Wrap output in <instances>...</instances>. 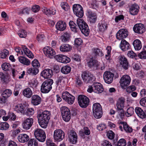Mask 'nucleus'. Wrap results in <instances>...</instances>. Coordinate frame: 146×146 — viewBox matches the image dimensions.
I'll use <instances>...</instances> for the list:
<instances>
[{
	"label": "nucleus",
	"mask_w": 146,
	"mask_h": 146,
	"mask_svg": "<svg viewBox=\"0 0 146 146\" xmlns=\"http://www.w3.org/2000/svg\"><path fill=\"white\" fill-rule=\"evenodd\" d=\"M37 117L40 126L42 128H46L50 119V112L48 111H45L42 113H38Z\"/></svg>",
	"instance_id": "f257e3e1"
},
{
	"label": "nucleus",
	"mask_w": 146,
	"mask_h": 146,
	"mask_svg": "<svg viewBox=\"0 0 146 146\" xmlns=\"http://www.w3.org/2000/svg\"><path fill=\"white\" fill-rule=\"evenodd\" d=\"M37 117L40 126L42 128H46L50 119V112L48 111H45L42 113H38Z\"/></svg>",
	"instance_id": "f03ea898"
},
{
	"label": "nucleus",
	"mask_w": 146,
	"mask_h": 146,
	"mask_svg": "<svg viewBox=\"0 0 146 146\" xmlns=\"http://www.w3.org/2000/svg\"><path fill=\"white\" fill-rule=\"evenodd\" d=\"M76 23L82 33L86 36H88L90 30L87 24L79 18L77 19Z\"/></svg>",
	"instance_id": "7ed1b4c3"
},
{
	"label": "nucleus",
	"mask_w": 146,
	"mask_h": 146,
	"mask_svg": "<svg viewBox=\"0 0 146 146\" xmlns=\"http://www.w3.org/2000/svg\"><path fill=\"white\" fill-rule=\"evenodd\" d=\"M53 83V80L48 79L44 82L41 86V91L43 93H48L52 88V85Z\"/></svg>",
	"instance_id": "20e7f679"
},
{
	"label": "nucleus",
	"mask_w": 146,
	"mask_h": 146,
	"mask_svg": "<svg viewBox=\"0 0 146 146\" xmlns=\"http://www.w3.org/2000/svg\"><path fill=\"white\" fill-rule=\"evenodd\" d=\"M60 111L63 119L66 122L69 121L71 118V114L69 109L66 106H62L60 108Z\"/></svg>",
	"instance_id": "39448f33"
},
{
	"label": "nucleus",
	"mask_w": 146,
	"mask_h": 146,
	"mask_svg": "<svg viewBox=\"0 0 146 146\" xmlns=\"http://www.w3.org/2000/svg\"><path fill=\"white\" fill-rule=\"evenodd\" d=\"M78 101L80 107L86 108L88 106L90 103L88 98L84 95H80L78 97Z\"/></svg>",
	"instance_id": "423d86ee"
},
{
	"label": "nucleus",
	"mask_w": 146,
	"mask_h": 146,
	"mask_svg": "<svg viewBox=\"0 0 146 146\" xmlns=\"http://www.w3.org/2000/svg\"><path fill=\"white\" fill-rule=\"evenodd\" d=\"M34 133L35 137L38 141L41 142H43L45 141L46 135L44 131L42 130L36 129L35 130Z\"/></svg>",
	"instance_id": "0eeeda50"
},
{
	"label": "nucleus",
	"mask_w": 146,
	"mask_h": 146,
	"mask_svg": "<svg viewBox=\"0 0 146 146\" xmlns=\"http://www.w3.org/2000/svg\"><path fill=\"white\" fill-rule=\"evenodd\" d=\"M72 9L74 13L76 16L82 18L84 15L83 8L79 4H75L73 5Z\"/></svg>",
	"instance_id": "6e6552de"
},
{
	"label": "nucleus",
	"mask_w": 146,
	"mask_h": 146,
	"mask_svg": "<svg viewBox=\"0 0 146 146\" xmlns=\"http://www.w3.org/2000/svg\"><path fill=\"white\" fill-rule=\"evenodd\" d=\"M62 98L63 100L69 104H73L75 100V97L67 92H65L62 94Z\"/></svg>",
	"instance_id": "1a4fd4ad"
},
{
	"label": "nucleus",
	"mask_w": 146,
	"mask_h": 146,
	"mask_svg": "<svg viewBox=\"0 0 146 146\" xmlns=\"http://www.w3.org/2000/svg\"><path fill=\"white\" fill-rule=\"evenodd\" d=\"M64 133L62 130L57 129L54 131V138L56 141H60L62 140L64 137Z\"/></svg>",
	"instance_id": "9d476101"
},
{
	"label": "nucleus",
	"mask_w": 146,
	"mask_h": 146,
	"mask_svg": "<svg viewBox=\"0 0 146 146\" xmlns=\"http://www.w3.org/2000/svg\"><path fill=\"white\" fill-rule=\"evenodd\" d=\"M68 138L70 142L72 144H76L77 142V134L74 130L70 131L68 133Z\"/></svg>",
	"instance_id": "9b49d317"
},
{
	"label": "nucleus",
	"mask_w": 146,
	"mask_h": 146,
	"mask_svg": "<svg viewBox=\"0 0 146 146\" xmlns=\"http://www.w3.org/2000/svg\"><path fill=\"white\" fill-rule=\"evenodd\" d=\"M131 78L128 75L123 76L121 78L120 83L121 86L122 88L128 86L130 83Z\"/></svg>",
	"instance_id": "f8f14e48"
},
{
	"label": "nucleus",
	"mask_w": 146,
	"mask_h": 146,
	"mask_svg": "<svg viewBox=\"0 0 146 146\" xmlns=\"http://www.w3.org/2000/svg\"><path fill=\"white\" fill-rule=\"evenodd\" d=\"M43 50L46 56L50 58H52L56 54L54 50L52 48L49 46L44 48Z\"/></svg>",
	"instance_id": "ddd939ff"
},
{
	"label": "nucleus",
	"mask_w": 146,
	"mask_h": 146,
	"mask_svg": "<svg viewBox=\"0 0 146 146\" xmlns=\"http://www.w3.org/2000/svg\"><path fill=\"white\" fill-rule=\"evenodd\" d=\"M113 77L114 74L109 71L105 72L103 75L104 81L108 84H110L112 83Z\"/></svg>",
	"instance_id": "4468645a"
},
{
	"label": "nucleus",
	"mask_w": 146,
	"mask_h": 146,
	"mask_svg": "<svg viewBox=\"0 0 146 146\" xmlns=\"http://www.w3.org/2000/svg\"><path fill=\"white\" fill-rule=\"evenodd\" d=\"M128 34L127 30L125 29H121L119 30L116 34L117 38L120 40H123L126 38Z\"/></svg>",
	"instance_id": "2eb2a0df"
},
{
	"label": "nucleus",
	"mask_w": 146,
	"mask_h": 146,
	"mask_svg": "<svg viewBox=\"0 0 146 146\" xmlns=\"http://www.w3.org/2000/svg\"><path fill=\"white\" fill-rule=\"evenodd\" d=\"M133 30L135 33L142 34L145 32V29L144 25L141 23H139L134 25Z\"/></svg>",
	"instance_id": "dca6fc26"
},
{
	"label": "nucleus",
	"mask_w": 146,
	"mask_h": 146,
	"mask_svg": "<svg viewBox=\"0 0 146 146\" xmlns=\"http://www.w3.org/2000/svg\"><path fill=\"white\" fill-rule=\"evenodd\" d=\"M82 76L84 81L86 83H88L92 81L93 75L88 72L85 71L82 73Z\"/></svg>",
	"instance_id": "f3484780"
},
{
	"label": "nucleus",
	"mask_w": 146,
	"mask_h": 146,
	"mask_svg": "<svg viewBox=\"0 0 146 146\" xmlns=\"http://www.w3.org/2000/svg\"><path fill=\"white\" fill-rule=\"evenodd\" d=\"M88 13L89 21L91 24L95 23L97 19L96 13L91 11H89L88 12Z\"/></svg>",
	"instance_id": "a211bd4d"
},
{
	"label": "nucleus",
	"mask_w": 146,
	"mask_h": 146,
	"mask_svg": "<svg viewBox=\"0 0 146 146\" xmlns=\"http://www.w3.org/2000/svg\"><path fill=\"white\" fill-rule=\"evenodd\" d=\"M33 120L32 118H29L27 119L22 124L24 129H29L32 125Z\"/></svg>",
	"instance_id": "6ab92c4d"
},
{
	"label": "nucleus",
	"mask_w": 146,
	"mask_h": 146,
	"mask_svg": "<svg viewBox=\"0 0 146 146\" xmlns=\"http://www.w3.org/2000/svg\"><path fill=\"white\" fill-rule=\"evenodd\" d=\"M94 92L97 93H102L104 90L102 84L99 83H95L93 84Z\"/></svg>",
	"instance_id": "aec40b11"
},
{
	"label": "nucleus",
	"mask_w": 146,
	"mask_h": 146,
	"mask_svg": "<svg viewBox=\"0 0 146 146\" xmlns=\"http://www.w3.org/2000/svg\"><path fill=\"white\" fill-rule=\"evenodd\" d=\"M52 74V71L50 69H45L41 73V76L44 78H50Z\"/></svg>",
	"instance_id": "412c9836"
},
{
	"label": "nucleus",
	"mask_w": 146,
	"mask_h": 146,
	"mask_svg": "<svg viewBox=\"0 0 146 146\" xmlns=\"http://www.w3.org/2000/svg\"><path fill=\"white\" fill-rule=\"evenodd\" d=\"M119 60L121 64L122 65L123 68L125 70L127 69L129 65L126 58L124 56H121L119 57Z\"/></svg>",
	"instance_id": "4be33fe9"
},
{
	"label": "nucleus",
	"mask_w": 146,
	"mask_h": 146,
	"mask_svg": "<svg viewBox=\"0 0 146 146\" xmlns=\"http://www.w3.org/2000/svg\"><path fill=\"white\" fill-rule=\"evenodd\" d=\"M88 66L90 68H96L98 66V62L97 60L91 58L87 62Z\"/></svg>",
	"instance_id": "5701e85b"
},
{
	"label": "nucleus",
	"mask_w": 146,
	"mask_h": 146,
	"mask_svg": "<svg viewBox=\"0 0 146 146\" xmlns=\"http://www.w3.org/2000/svg\"><path fill=\"white\" fill-rule=\"evenodd\" d=\"M139 7L136 4L132 5L130 7L129 11L131 14L135 15L137 14L139 11Z\"/></svg>",
	"instance_id": "b1692460"
},
{
	"label": "nucleus",
	"mask_w": 146,
	"mask_h": 146,
	"mask_svg": "<svg viewBox=\"0 0 146 146\" xmlns=\"http://www.w3.org/2000/svg\"><path fill=\"white\" fill-rule=\"evenodd\" d=\"M17 139L21 143H24L28 141L29 140V136L26 134L19 135Z\"/></svg>",
	"instance_id": "393cba45"
},
{
	"label": "nucleus",
	"mask_w": 146,
	"mask_h": 146,
	"mask_svg": "<svg viewBox=\"0 0 146 146\" xmlns=\"http://www.w3.org/2000/svg\"><path fill=\"white\" fill-rule=\"evenodd\" d=\"M57 29L60 31H63L66 27V23L62 21H59L58 22L56 25Z\"/></svg>",
	"instance_id": "a878e982"
},
{
	"label": "nucleus",
	"mask_w": 146,
	"mask_h": 146,
	"mask_svg": "<svg viewBox=\"0 0 146 146\" xmlns=\"http://www.w3.org/2000/svg\"><path fill=\"white\" fill-rule=\"evenodd\" d=\"M31 103L34 105H37L40 104L41 101V98L37 95H34L31 98Z\"/></svg>",
	"instance_id": "bb28decb"
},
{
	"label": "nucleus",
	"mask_w": 146,
	"mask_h": 146,
	"mask_svg": "<svg viewBox=\"0 0 146 146\" xmlns=\"http://www.w3.org/2000/svg\"><path fill=\"white\" fill-rule=\"evenodd\" d=\"M125 100V99L123 97L118 99L116 104L117 109H123Z\"/></svg>",
	"instance_id": "cd10ccee"
},
{
	"label": "nucleus",
	"mask_w": 146,
	"mask_h": 146,
	"mask_svg": "<svg viewBox=\"0 0 146 146\" xmlns=\"http://www.w3.org/2000/svg\"><path fill=\"white\" fill-rule=\"evenodd\" d=\"M121 48L123 51H125L129 48V44L125 40H122L120 44Z\"/></svg>",
	"instance_id": "c85d7f7f"
},
{
	"label": "nucleus",
	"mask_w": 146,
	"mask_h": 146,
	"mask_svg": "<svg viewBox=\"0 0 146 146\" xmlns=\"http://www.w3.org/2000/svg\"><path fill=\"white\" fill-rule=\"evenodd\" d=\"M90 131L89 128L87 127H84L83 129H81L79 131V135L81 137H83L85 135H89Z\"/></svg>",
	"instance_id": "c756f323"
},
{
	"label": "nucleus",
	"mask_w": 146,
	"mask_h": 146,
	"mask_svg": "<svg viewBox=\"0 0 146 146\" xmlns=\"http://www.w3.org/2000/svg\"><path fill=\"white\" fill-rule=\"evenodd\" d=\"M135 111L136 113L139 117L141 118H145V113L141 108L137 107L135 108Z\"/></svg>",
	"instance_id": "7c9ffc66"
},
{
	"label": "nucleus",
	"mask_w": 146,
	"mask_h": 146,
	"mask_svg": "<svg viewBox=\"0 0 146 146\" xmlns=\"http://www.w3.org/2000/svg\"><path fill=\"white\" fill-rule=\"evenodd\" d=\"M15 110L18 113H21L23 114H25V110L24 107L22 104L16 105L15 108Z\"/></svg>",
	"instance_id": "2f4dec72"
},
{
	"label": "nucleus",
	"mask_w": 146,
	"mask_h": 146,
	"mask_svg": "<svg viewBox=\"0 0 146 146\" xmlns=\"http://www.w3.org/2000/svg\"><path fill=\"white\" fill-rule=\"evenodd\" d=\"M99 31L101 32H103L106 30L108 28L107 23L104 21H102L98 24Z\"/></svg>",
	"instance_id": "473e14b6"
},
{
	"label": "nucleus",
	"mask_w": 146,
	"mask_h": 146,
	"mask_svg": "<svg viewBox=\"0 0 146 146\" xmlns=\"http://www.w3.org/2000/svg\"><path fill=\"white\" fill-rule=\"evenodd\" d=\"M72 47L68 44H63L60 48V50L62 52H68L71 50Z\"/></svg>",
	"instance_id": "72a5a7b5"
},
{
	"label": "nucleus",
	"mask_w": 146,
	"mask_h": 146,
	"mask_svg": "<svg viewBox=\"0 0 146 146\" xmlns=\"http://www.w3.org/2000/svg\"><path fill=\"white\" fill-rule=\"evenodd\" d=\"M33 94L32 90L30 88H27L25 89L23 92V95L27 98H30L31 97Z\"/></svg>",
	"instance_id": "f704fd0d"
},
{
	"label": "nucleus",
	"mask_w": 146,
	"mask_h": 146,
	"mask_svg": "<svg viewBox=\"0 0 146 146\" xmlns=\"http://www.w3.org/2000/svg\"><path fill=\"white\" fill-rule=\"evenodd\" d=\"M19 60L21 63L25 65L28 66L31 64V62L29 60L24 57L22 56L19 57Z\"/></svg>",
	"instance_id": "c9c22d12"
},
{
	"label": "nucleus",
	"mask_w": 146,
	"mask_h": 146,
	"mask_svg": "<svg viewBox=\"0 0 146 146\" xmlns=\"http://www.w3.org/2000/svg\"><path fill=\"white\" fill-rule=\"evenodd\" d=\"M133 45L134 48L136 50H139L141 48L142 46L141 42L138 39H136L134 41Z\"/></svg>",
	"instance_id": "e433bc0d"
},
{
	"label": "nucleus",
	"mask_w": 146,
	"mask_h": 146,
	"mask_svg": "<svg viewBox=\"0 0 146 146\" xmlns=\"http://www.w3.org/2000/svg\"><path fill=\"white\" fill-rule=\"evenodd\" d=\"M22 48L25 54L29 58H33L34 55L25 46L22 47Z\"/></svg>",
	"instance_id": "4c0bfd02"
},
{
	"label": "nucleus",
	"mask_w": 146,
	"mask_h": 146,
	"mask_svg": "<svg viewBox=\"0 0 146 146\" xmlns=\"http://www.w3.org/2000/svg\"><path fill=\"white\" fill-rule=\"evenodd\" d=\"M93 55L94 58L98 56L103 55L102 51L98 48H94L93 49Z\"/></svg>",
	"instance_id": "58836bf2"
},
{
	"label": "nucleus",
	"mask_w": 146,
	"mask_h": 146,
	"mask_svg": "<svg viewBox=\"0 0 146 146\" xmlns=\"http://www.w3.org/2000/svg\"><path fill=\"white\" fill-rule=\"evenodd\" d=\"M39 72L37 68H29L27 70V73L33 75H35L37 74Z\"/></svg>",
	"instance_id": "ea45409f"
},
{
	"label": "nucleus",
	"mask_w": 146,
	"mask_h": 146,
	"mask_svg": "<svg viewBox=\"0 0 146 146\" xmlns=\"http://www.w3.org/2000/svg\"><path fill=\"white\" fill-rule=\"evenodd\" d=\"M71 70V67L67 65L62 67L61 69V72L64 74H68L70 72Z\"/></svg>",
	"instance_id": "a19ab883"
},
{
	"label": "nucleus",
	"mask_w": 146,
	"mask_h": 146,
	"mask_svg": "<svg viewBox=\"0 0 146 146\" xmlns=\"http://www.w3.org/2000/svg\"><path fill=\"white\" fill-rule=\"evenodd\" d=\"M102 111V106L99 103H96L94 104L93 106V111Z\"/></svg>",
	"instance_id": "79ce46f5"
},
{
	"label": "nucleus",
	"mask_w": 146,
	"mask_h": 146,
	"mask_svg": "<svg viewBox=\"0 0 146 146\" xmlns=\"http://www.w3.org/2000/svg\"><path fill=\"white\" fill-rule=\"evenodd\" d=\"M70 37V34L66 32L61 36V39L62 42H66L68 41Z\"/></svg>",
	"instance_id": "37998d69"
},
{
	"label": "nucleus",
	"mask_w": 146,
	"mask_h": 146,
	"mask_svg": "<svg viewBox=\"0 0 146 146\" xmlns=\"http://www.w3.org/2000/svg\"><path fill=\"white\" fill-rule=\"evenodd\" d=\"M69 25L72 30L74 33H76L78 31V29L76 26L75 23L72 21H70L69 22Z\"/></svg>",
	"instance_id": "c03bdc74"
},
{
	"label": "nucleus",
	"mask_w": 146,
	"mask_h": 146,
	"mask_svg": "<svg viewBox=\"0 0 146 146\" xmlns=\"http://www.w3.org/2000/svg\"><path fill=\"white\" fill-rule=\"evenodd\" d=\"M11 94L12 91L10 90L6 89L3 92L2 96L7 98L9 97L11 95Z\"/></svg>",
	"instance_id": "a18cd8bd"
},
{
	"label": "nucleus",
	"mask_w": 146,
	"mask_h": 146,
	"mask_svg": "<svg viewBox=\"0 0 146 146\" xmlns=\"http://www.w3.org/2000/svg\"><path fill=\"white\" fill-rule=\"evenodd\" d=\"M9 127V125L7 122L1 123H0V129L6 130Z\"/></svg>",
	"instance_id": "49530a36"
},
{
	"label": "nucleus",
	"mask_w": 146,
	"mask_h": 146,
	"mask_svg": "<svg viewBox=\"0 0 146 146\" xmlns=\"http://www.w3.org/2000/svg\"><path fill=\"white\" fill-rule=\"evenodd\" d=\"M8 54V51L6 49H4L1 51L0 53V57L2 58H5Z\"/></svg>",
	"instance_id": "de8ad7c7"
},
{
	"label": "nucleus",
	"mask_w": 146,
	"mask_h": 146,
	"mask_svg": "<svg viewBox=\"0 0 146 146\" xmlns=\"http://www.w3.org/2000/svg\"><path fill=\"white\" fill-rule=\"evenodd\" d=\"M115 133L111 130L107 132L106 136L108 138L111 140L113 139L115 137Z\"/></svg>",
	"instance_id": "09e8293b"
},
{
	"label": "nucleus",
	"mask_w": 146,
	"mask_h": 146,
	"mask_svg": "<svg viewBox=\"0 0 146 146\" xmlns=\"http://www.w3.org/2000/svg\"><path fill=\"white\" fill-rule=\"evenodd\" d=\"M127 111L125 113L127 116L129 117L132 115L134 113V109L132 107H129L127 109Z\"/></svg>",
	"instance_id": "8fccbe9b"
},
{
	"label": "nucleus",
	"mask_w": 146,
	"mask_h": 146,
	"mask_svg": "<svg viewBox=\"0 0 146 146\" xmlns=\"http://www.w3.org/2000/svg\"><path fill=\"white\" fill-rule=\"evenodd\" d=\"M38 143L35 139H31L28 142V146H37Z\"/></svg>",
	"instance_id": "3c124183"
},
{
	"label": "nucleus",
	"mask_w": 146,
	"mask_h": 146,
	"mask_svg": "<svg viewBox=\"0 0 146 146\" xmlns=\"http://www.w3.org/2000/svg\"><path fill=\"white\" fill-rule=\"evenodd\" d=\"M61 7L65 11H67L70 9V6L66 2H62L61 3Z\"/></svg>",
	"instance_id": "603ef678"
},
{
	"label": "nucleus",
	"mask_w": 146,
	"mask_h": 146,
	"mask_svg": "<svg viewBox=\"0 0 146 146\" xmlns=\"http://www.w3.org/2000/svg\"><path fill=\"white\" fill-rule=\"evenodd\" d=\"M32 64L33 66L35 68H38L40 67V64L38 60L36 59H34L32 62Z\"/></svg>",
	"instance_id": "864d4df0"
},
{
	"label": "nucleus",
	"mask_w": 146,
	"mask_h": 146,
	"mask_svg": "<svg viewBox=\"0 0 146 146\" xmlns=\"http://www.w3.org/2000/svg\"><path fill=\"white\" fill-rule=\"evenodd\" d=\"M93 112L94 117L97 119L100 118L102 116V111L100 112L99 111H93Z\"/></svg>",
	"instance_id": "5fc2aeb1"
},
{
	"label": "nucleus",
	"mask_w": 146,
	"mask_h": 146,
	"mask_svg": "<svg viewBox=\"0 0 146 146\" xmlns=\"http://www.w3.org/2000/svg\"><path fill=\"white\" fill-rule=\"evenodd\" d=\"M34 114V110L32 108H28L25 111V114L29 116H31Z\"/></svg>",
	"instance_id": "6e6d98bb"
},
{
	"label": "nucleus",
	"mask_w": 146,
	"mask_h": 146,
	"mask_svg": "<svg viewBox=\"0 0 146 146\" xmlns=\"http://www.w3.org/2000/svg\"><path fill=\"white\" fill-rule=\"evenodd\" d=\"M1 67L3 70L7 71L9 70V68L10 67V65L9 63H5L2 64Z\"/></svg>",
	"instance_id": "4d7b16f0"
},
{
	"label": "nucleus",
	"mask_w": 146,
	"mask_h": 146,
	"mask_svg": "<svg viewBox=\"0 0 146 146\" xmlns=\"http://www.w3.org/2000/svg\"><path fill=\"white\" fill-rule=\"evenodd\" d=\"M126 143L123 139H121L118 141L117 146H125Z\"/></svg>",
	"instance_id": "13d9d810"
},
{
	"label": "nucleus",
	"mask_w": 146,
	"mask_h": 146,
	"mask_svg": "<svg viewBox=\"0 0 146 146\" xmlns=\"http://www.w3.org/2000/svg\"><path fill=\"white\" fill-rule=\"evenodd\" d=\"M138 57L141 59H146V51H142L138 54Z\"/></svg>",
	"instance_id": "bf43d9fd"
},
{
	"label": "nucleus",
	"mask_w": 146,
	"mask_h": 146,
	"mask_svg": "<svg viewBox=\"0 0 146 146\" xmlns=\"http://www.w3.org/2000/svg\"><path fill=\"white\" fill-rule=\"evenodd\" d=\"M70 61V59L67 56L63 55L62 63H67Z\"/></svg>",
	"instance_id": "052dcab7"
},
{
	"label": "nucleus",
	"mask_w": 146,
	"mask_h": 146,
	"mask_svg": "<svg viewBox=\"0 0 146 146\" xmlns=\"http://www.w3.org/2000/svg\"><path fill=\"white\" fill-rule=\"evenodd\" d=\"M123 128L124 130L127 132L130 133L132 131V129L127 124L123 125Z\"/></svg>",
	"instance_id": "680f3d73"
},
{
	"label": "nucleus",
	"mask_w": 146,
	"mask_h": 146,
	"mask_svg": "<svg viewBox=\"0 0 146 146\" xmlns=\"http://www.w3.org/2000/svg\"><path fill=\"white\" fill-rule=\"evenodd\" d=\"M117 112H118V114L121 119L123 118L125 115V111L123 109H117Z\"/></svg>",
	"instance_id": "e2e57ef3"
},
{
	"label": "nucleus",
	"mask_w": 146,
	"mask_h": 146,
	"mask_svg": "<svg viewBox=\"0 0 146 146\" xmlns=\"http://www.w3.org/2000/svg\"><path fill=\"white\" fill-rule=\"evenodd\" d=\"M82 42V41L81 38H76L74 40V44L76 45L79 46L81 45Z\"/></svg>",
	"instance_id": "0e129e2a"
},
{
	"label": "nucleus",
	"mask_w": 146,
	"mask_h": 146,
	"mask_svg": "<svg viewBox=\"0 0 146 146\" xmlns=\"http://www.w3.org/2000/svg\"><path fill=\"white\" fill-rule=\"evenodd\" d=\"M18 35L20 37L25 38L27 36V33L25 30L23 29Z\"/></svg>",
	"instance_id": "69168bd1"
},
{
	"label": "nucleus",
	"mask_w": 146,
	"mask_h": 146,
	"mask_svg": "<svg viewBox=\"0 0 146 146\" xmlns=\"http://www.w3.org/2000/svg\"><path fill=\"white\" fill-rule=\"evenodd\" d=\"M127 55L129 57L131 58H133L137 56L136 54L132 51H129L127 53Z\"/></svg>",
	"instance_id": "338daca9"
},
{
	"label": "nucleus",
	"mask_w": 146,
	"mask_h": 146,
	"mask_svg": "<svg viewBox=\"0 0 146 146\" xmlns=\"http://www.w3.org/2000/svg\"><path fill=\"white\" fill-rule=\"evenodd\" d=\"M40 9L39 6L37 5H35L33 6L32 8V10L35 13L39 11Z\"/></svg>",
	"instance_id": "774afa93"
}]
</instances>
